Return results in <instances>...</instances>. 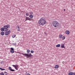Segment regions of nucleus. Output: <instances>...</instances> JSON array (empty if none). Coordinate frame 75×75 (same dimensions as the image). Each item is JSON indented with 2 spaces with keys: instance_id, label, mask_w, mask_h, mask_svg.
<instances>
[{
  "instance_id": "obj_1",
  "label": "nucleus",
  "mask_w": 75,
  "mask_h": 75,
  "mask_svg": "<svg viewBox=\"0 0 75 75\" xmlns=\"http://www.w3.org/2000/svg\"><path fill=\"white\" fill-rule=\"evenodd\" d=\"M38 23L40 25L43 26L47 24V21L42 18H41L38 21Z\"/></svg>"
},
{
  "instance_id": "obj_2",
  "label": "nucleus",
  "mask_w": 75,
  "mask_h": 75,
  "mask_svg": "<svg viewBox=\"0 0 75 75\" xmlns=\"http://www.w3.org/2000/svg\"><path fill=\"white\" fill-rule=\"evenodd\" d=\"M54 27H57L59 26V23L57 21H54L52 23Z\"/></svg>"
},
{
  "instance_id": "obj_3",
  "label": "nucleus",
  "mask_w": 75,
  "mask_h": 75,
  "mask_svg": "<svg viewBox=\"0 0 75 75\" xmlns=\"http://www.w3.org/2000/svg\"><path fill=\"white\" fill-rule=\"evenodd\" d=\"M22 55H24L25 57H26L27 58H28L30 57H31L32 56H33V55H31V53H30L29 54H24L22 53Z\"/></svg>"
},
{
  "instance_id": "obj_4",
  "label": "nucleus",
  "mask_w": 75,
  "mask_h": 75,
  "mask_svg": "<svg viewBox=\"0 0 75 75\" xmlns=\"http://www.w3.org/2000/svg\"><path fill=\"white\" fill-rule=\"evenodd\" d=\"M11 33V31L9 30L5 33V34L6 35H8L9 34Z\"/></svg>"
},
{
  "instance_id": "obj_5",
  "label": "nucleus",
  "mask_w": 75,
  "mask_h": 75,
  "mask_svg": "<svg viewBox=\"0 0 75 75\" xmlns=\"http://www.w3.org/2000/svg\"><path fill=\"white\" fill-rule=\"evenodd\" d=\"M12 66L13 67H15V68L16 69V70H18V65H12Z\"/></svg>"
},
{
  "instance_id": "obj_6",
  "label": "nucleus",
  "mask_w": 75,
  "mask_h": 75,
  "mask_svg": "<svg viewBox=\"0 0 75 75\" xmlns=\"http://www.w3.org/2000/svg\"><path fill=\"white\" fill-rule=\"evenodd\" d=\"M10 25H5L4 26V29H7L8 28H9L10 27Z\"/></svg>"
},
{
  "instance_id": "obj_7",
  "label": "nucleus",
  "mask_w": 75,
  "mask_h": 75,
  "mask_svg": "<svg viewBox=\"0 0 75 75\" xmlns=\"http://www.w3.org/2000/svg\"><path fill=\"white\" fill-rule=\"evenodd\" d=\"M25 18V21H27V20H29V21H31V18H30L29 17H27L26 16Z\"/></svg>"
},
{
  "instance_id": "obj_8",
  "label": "nucleus",
  "mask_w": 75,
  "mask_h": 75,
  "mask_svg": "<svg viewBox=\"0 0 75 75\" xmlns=\"http://www.w3.org/2000/svg\"><path fill=\"white\" fill-rule=\"evenodd\" d=\"M11 50H10V52L12 53H14V49L11 47Z\"/></svg>"
},
{
  "instance_id": "obj_9",
  "label": "nucleus",
  "mask_w": 75,
  "mask_h": 75,
  "mask_svg": "<svg viewBox=\"0 0 75 75\" xmlns=\"http://www.w3.org/2000/svg\"><path fill=\"white\" fill-rule=\"evenodd\" d=\"M16 28L18 29V31H20V27H19V25H17L16 26Z\"/></svg>"
},
{
  "instance_id": "obj_10",
  "label": "nucleus",
  "mask_w": 75,
  "mask_h": 75,
  "mask_svg": "<svg viewBox=\"0 0 75 75\" xmlns=\"http://www.w3.org/2000/svg\"><path fill=\"white\" fill-rule=\"evenodd\" d=\"M8 69H9V70H10L11 71H12V72L14 71V70L11 69V67H9Z\"/></svg>"
},
{
  "instance_id": "obj_11",
  "label": "nucleus",
  "mask_w": 75,
  "mask_h": 75,
  "mask_svg": "<svg viewBox=\"0 0 75 75\" xmlns=\"http://www.w3.org/2000/svg\"><path fill=\"white\" fill-rule=\"evenodd\" d=\"M70 33V32H69V30H67L66 31V34H67V35L69 34Z\"/></svg>"
},
{
  "instance_id": "obj_12",
  "label": "nucleus",
  "mask_w": 75,
  "mask_h": 75,
  "mask_svg": "<svg viewBox=\"0 0 75 75\" xmlns=\"http://www.w3.org/2000/svg\"><path fill=\"white\" fill-rule=\"evenodd\" d=\"M61 47L62 48H65V47H64V45L63 44H61Z\"/></svg>"
},
{
  "instance_id": "obj_13",
  "label": "nucleus",
  "mask_w": 75,
  "mask_h": 75,
  "mask_svg": "<svg viewBox=\"0 0 75 75\" xmlns=\"http://www.w3.org/2000/svg\"><path fill=\"white\" fill-rule=\"evenodd\" d=\"M54 68L55 69H58L59 68V66H58V65H55Z\"/></svg>"
},
{
  "instance_id": "obj_14",
  "label": "nucleus",
  "mask_w": 75,
  "mask_h": 75,
  "mask_svg": "<svg viewBox=\"0 0 75 75\" xmlns=\"http://www.w3.org/2000/svg\"><path fill=\"white\" fill-rule=\"evenodd\" d=\"M62 38V34H60L59 35V38L61 39Z\"/></svg>"
},
{
  "instance_id": "obj_15",
  "label": "nucleus",
  "mask_w": 75,
  "mask_h": 75,
  "mask_svg": "<svg viewBox=\"0 0 75 75\" xmlns=\"http://www.w3.org/2000/svg\"><path fill=\"white\" fill-rule=\"evenodd\" d=\"M60 46H61V45H60V44H59L58 45H56V47H60Z\"/></svg>"
},
{
  "instance_id": "obj_16",
  "label": "nucleus",
  "mask_w": 75,
  "mask_h": 75,
  "mask_svg": "<svg viewBox=\"0 0 75 75\" xmlns=\"http://www.w3.org/2000/svg\"><path fill=\"white\" fill-rule=\"evenodd\" d=\"M1 34V35H4V32H2Z\"/></svg>"
},
{
  "instance_id": "obj_17",
  "label": "nucleus",
  "mask_w": 75,
  "mask_h": 75,
  "mask_svg": "<svg viewBox=\"0 0 75 75\" xmlns=\"http://www.w3.org/2000/svg\"><path fill=\"white\" fill-rule=\"evenodd\" d=\"M12 37L13 38H15L16 37V35L14 34L12 35Z\"/></svg>"
},
{
  "instance_id": "obj_18",
  "label": "nucleus",
  "mask_w": 75,
  "mask_h": 75,
  "mask_svg": "<svg viewBox=\"0 0 75 75\" xmlns=\"http://www.w3.org/2000/svg\"><path fill=\"white\" fill-rule=\"evenodd\" d=\"M74 75V73L73 72H70L69 73V75Z\"/></svg>"
},
{
  "instance_id": "obj_19",
  "label": "nucleus",
  "mask_w": 75,
  "mask_h": 75,
  "mask_svg": "<svg viewBox=\"0 0 75 75\" xmlns=\"http://www.w3.org/2000/svg\"><path fill=\"white\" fill-rule=\"evenodd\" d=\"M1 31H4V28H2L1 30Z\"/></svg>"
},
{
  "instance_id": "obj_20",
  "label": "nucleus",
  "mask_w": 75,
  "mask_h": 75,
  "mask_svg": "<svg viewBox=\"0 0 75 75\" xmlns=\"http://www.w3.org/2000/svg\"><path fill=\"white\" fill-rule=\"evenodd\" d=\"M29 16V17H30V18H33V17H34L33 15H30Z\"/></svg>"
},
{
  "instance_id": "obj_21",
  "label": "nucleus",
  "mask_w": 75,
  "mask_h": 75,
  "mask_svg": "<svg viewBox=\"0 0 75 75\" xmlns=\"http://www.w3.org/2000/svg\"><path fill=\"white\" fill-rule=\"evenodd\" d=\"M27 52L28 53H30V50H27Z\"/></svg>"
},
{
  "instance_id": "obj_22",
  "label": "nucleus",
  "mask_w": 75,
  "mask_h": 75,
  "mask_svg": "<svg viewBox=\"0 0 75 75\" xmlns=\"http://www.w3.org/2000/svg\"><path fill=\"white\" fill-rule=\"evenodd\" d=\"M62 38V40H64L65 39V37L63 36Z\"/></svg>"
},
{
  "instance_id": "obj_23",
  "label": "nucleus",
  "mask_w": 75,
  "mask_h": 75,
  "mask_svg": "<svg viewBox=\"0 0 75 75\" xmlns=\"http://www.w3.org/2000/svg\"><path fill=\"white\" fill-rule=\"evenodd\" d=\"M0 69L1 71H4V70H5V69H2L1 68H0Z\"/></svg>"
},
{
  "instance_id": "obj_24",
  "label": "nucleus",
  "mask_w": 75,
  "mask_h": 75,
  "mask_svg": "<svg viewBox=\"0 0 75 75\" xmlns=\"http://www.w3.org/2000/svg\"><path fill=\"white\" fill-rule=\"evenodd\" d=\"M29 15V13H26V16H28Z\"/></svg>"
},
{
  "instance_id": "obj_25",
  "label": "nucleus",
  "mask_w": 75,
  "mask_h": 75,
  "mask_svg": "<svg viewBox=\"0 0 75 75\" xmlns=\"http://www.w3.org/2000/svg\"><path fill=\"white\" fill-rule=\"evenodd\" d=\"M30 15H32V14H33V12H30Z\"/></svg>"
},
{
  "instance_id": "obj_26",
  "label": "nucleus",
  "mask_w": 75,
  "mask_h": 75,
  "mask_svg": "<svg viewBox=\"0 0 75 75\" xmlns=\"http://www.w3.org/2000/svg\"><path fill=\"white\" fill-rule=\"evenodd\" d=\"M34 51L33 50H31L30 51L31 53H32V54H33V53H34Z\"/></svg>"
},
{
  "instance_id": "obj_27",
  "label": "nucleus",
  "mask_w": 75,
  "mask_h": 75,
  "mask_svg": "<svg viewBox=\"0 0 75 75\" xmlns=\"http://www.w3.org/2000/svg\"><path fill=\"white\" fill-rule=\"evenodd\" d=\"M0 75H4V73L3 72H1V73L0 74Z\"/></svg>"
},
{
  "instance_id": "obj_28",
  "label": "nucleus",
  "mask_w": 75,
  "mask_h": 75,
  "mask_svg": "<svg viewBox=\"0 0 75 75\" xmlns=\"http://www.w3.org/2000/svg\"><path fill=\"white\" fill-rule=\"evenodd\" d=\"M27 75H31V74H30V73H28L27 74Z\"/></svg>"
},
{
  "instance_id": "obj_29",
  "label": "nucleus",
  "mask_w": 75,
  "mask_h": 75,
  "mask_svg": "<svg viewBox=\"0 0 75 75\" xmlns=\"http://www.w3.org/2000/svg\"><path fill=\"white\" fill-rule=\"evenodd\" d=\"M4 74H7V72H4Z\"/></svg>"
},
{
  "instance_id": "obj_30",
  "label": "nucleus",
  "mask_w": 75,
  "mask_h": 75,
  "mask_svg": "<svg viewBox=\"0 0 75 75\" xmlns=\"http://www.w3.org/2000/svg\"><path fill=\"white\" fill-rule=\"evenodd\" d=\"M64 11H65V9H64Z\"/></svg>"
},
{
  "instance_id": "obj_31",
  "label": "nucleus",
  "mask_w": 75,
  "mask_h": 75,
  "mask_svg": "<svg viewBox=\"0 0 75 75\" xmlns=\"http://www.w3.org/2000/svg\"><path fill=\"white\" fill-rule=\"evenodd\" d=\"M73 74L74 75H75V73H74Z\"/></svg>"
},
{
  "instance_id": "obj_32",
  "label": "nucleus",
  "mask_w": 75,
  "mask_h": 75,
  "mask_svg": "<svg viewBox=\"0 0 75 75\" xmlns=\"http://www.w3.org/2000/svg\"><path fill=\"white\" fill-rule=\"evenodd\" d=\"M5 75H8L7 74H5Z\"/></svg>"
},
{
  "instance_id": "obj_33",
  "label": "nucleus",
  "mask_w": 75,
  "mask_h": 75,
  "mask_svg": "<svg viewBox=\"0 0 75 75\" xmlns=\"http://www.w3.org/2000/svg\"><path fill=\"white\" fill-rule=\"evenodd\" d=\"M7 30V31H8V29H7V30Z\"/></svg>"
}]
</instances>
